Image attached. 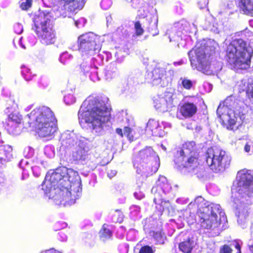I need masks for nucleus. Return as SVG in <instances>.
I'll return each mask as SVG.
<instances>
[{
    "label": "nucleus",
    "instance_id": "32",
    "mask_svg": "<svg viewBox=\"0 0 253 253\" xmlns=\"http://www.w3.org/2000/svg\"><path fill=\"white\" fill-rule=\"evenodd\" d=\"M21 73L23 78L26 81H31L36 76L35 74H33L31 70L25 66L22 67Z\"/></svg>",
    "mask_w": 253,
    "mask_h": 253
},
{
    "label": "nucleus",
    "instance_id": "8",
    "mask_svg": "<svg viewBox=\"0 0 253 253\" xmlns=\"http://www.w3.org/2000/svg\"><path fill=\"white\" fill-rule=\"evenodd\" d=\"M206 162L213 171L222 172L228 168L231 163V156L225 151L217 148H210L206 154Z\"/></svg>",
    "mask_w": 253,
    "mask_h": 253
},
{
    "label": "nucleus",
    "instance_id": "16",
    "mask_svg": "<svg viewBox=\"0 0 253 253\" xmlns=\"http://www.w3.org/2000/svg\"><path fill=\"white\" fill-rule=\"evenodd\" d=\"M198 100V98L196 96L186 97L179 110L181 115L185 118H190L194 115L197 111Z\"/></svg>",
    "mask_w": 253,
    "mask_h": 253
},
{
    "label": "nucleus",
    "instance_id": "18",
    "mask_svg": "<svg viewBox=\"0 0 253 253\" xmlns=\"http://www.w3.org/2000/svg\"><path fill=\"white\" fill-rule=\"evenodd\" d=\"M171 190L170 185L168 183V180L164 176H160L159 179L151 189V192L155 196L159 193L160 194H166L170 192Z\"/></svg>",
    "mask_w": 253,
    "mask_h": 253
},
{
    "label": "nucleus",
    "instance_id": "24",
    "mask_svg": "<svg viewBox=\"0 0 253 253\" xmlns=\"http://www.w3.org/2000/svg\"><path fill=\"white\" fill-rule=\"evenodd\" d=\"M239 6L243 14L253 16V0H239Z\"/></svg>",
    "mask_w": 253,
    "mask_h": 253
},
{
    "label": "nucleus",
    "instance_id": "61",
    "mask_svg": "<svg viewBox=\"0 0 253 253\" xmlns=\"http://www.w3.org/2000/svg\"><path fill=\"white\" fill-rule=\"evenodd\" d=\"M162 124H163V126H164V127H166V126H169V127H170V124H168V123H162Z\"/></svg>",
    "mask_w": 253,
    "mask_h": 253
},
{
    "label": "nucleus",
    "instance_id": "47",
    "mask_svg": "<svg viewBox=\"0 0 253 253\" xmlns=\"http://www.w3.org/2000/svg\"><path fill=\"white\" fill-rule=\"evenodd\" d=\"M245 151L248 153H253V143L252 142H248L246 143L244 147Z\"/></svg>",
    "mask_w": 253,
    "mask_h": 253
},
{
    "label": "nucleus",
    "instance_id": "13",
    "mask_svg": "<svg viewBox=\"0 0 253 253\" xmlns=\"http://www.w3.org/2000/svg\"><path fill=\"white\" fill-rule=\"evenodd\" d=\"M27 116L31 121L30 123L34 124L35 127L56 120L51 110L44 106L35 108Z\"/></svg>",
    "mask_w": 253,
    "mask_h": 253
},
{
    "label": "nucleus",
    "instance_id": "41",
    "mask_svg": "<svg viewBox=\"0 0 253 253\" xmlns=\"http://www.w3.org/2000/svg\"><path fill=\"white\" fill-rule=\"evenodd\" d=\"M155 248L149 246H144L141 248L139 253H154Z\"/></svg>",
    "mask_w": 253,
    "mask_h": 253
},
{
    "label": "nucleus",
    "instance_id": "55",
    "mask_svg": "<svg viewBox=\"0 0 253 253\" xmlns=\"http://www.w3.org/2000/svg\"><path fill=\"white\" fill-rule=\"evenodd\" d=\"M131 132V129L128 127H125L124 129V135L128 137Z\"/></svg>",
    "mask_w": 253,
    "mask_h": 253
},
{
    "label": "nucleus",
    "instance_id": "40",
    "mask_svg": "<svg viewBox=\"0 0 253 253\" xmlns=\"http://www.w3.org/2000/svg\"><path fill=\"white\" fill-rule=\"evenodd\" d=\"M100 237L103 240L109 238L111 236V233L109 229L103 228L100 231Z\"/></svg>",
    "mask_w": 253,
    "mask_h": 253
},
{
    "label": "nucleus",
    "instance_id": "25",
    "mask_svg": "<svg viewBox=\"0 0 253 253\" xmlns=\"http://www.w3.org/2000/svg\"><path fill=\"white\" fill-rule=\"evenodd\" d=\"M154 202L157 205L156 208L160 211H163L166 209L168 210L170 207L169 201L165 200L163 195L160 194L159 193L154 196Z\"/></svg>",
    "mask_w": 253,
    "mask_h": 253
},
{
    "label": "nucleus",
    "instance_id": "19",
    "mask_svg": "<svg viewBox=\"0 0 253 253\" xmlns=\"http://www.w3.org/2000/svg\"><path fill=\"white\" fill-rule=\"evenodd\" d=\"M37 132L40 136L46 137L53 134L57 130V120L46 124L36 126Z\"/></svg>",
    "mask_w": 253,
    "mask_h": 253
},
{
    "label": "nucleus",
    "instance_id": "28",
    "mask_svg": "<svg viewBox=\"0 0 253 253\" xmlns=\"http://www.w3.org/2000/svg\"><path fill=\"white\" fill-rule=\"evenodd\" d=\"M75 151H73L72 157L74 161L85 159L86 150L81 147H75Z\"/></svg>",
    "mask_w": 253,
    "mask_h": 253
},
{
    "label": "nucleus",
    "instance_id": "51",
    "mask_svg": "<svg viewBox=\"0 0 253 253\" xmlns=\"http://www.w3.org/2000/svg\"><path fill=\"white\" fill-rule=\"evenodd\" d=\"M209 3V0H201L199 1L198 4L200 9L206 8Z\"/></svg>",
    "mask_w": 253,
    "mask_h": 253
},
{
    "label": "nucleus",
    "instance_id": "44",
    "mask_svg": "<svg viewBox=\"0 0 253 253\" xmlns=\"http://www.w3.org/2000/svg\"><path fill=\"white\" fill-rule=\"evenodd\" d=\"M72 58L71 55L69 54L67 52H64L61 54L59 60L61 63L65 64L67 59H70Z\"/></svg>",
    "mask_w": 253,
    "mask_h": 253
},
{
    "label": "nucleus",
    "instance_id": "60",
    "mask_svg": "<svg viewBox=\"0 0 253 253\" xmlns=\"http://www.w3.org/2000/svg\"><path fill=\"white\" fill-rule=\"evenodd\" d=\"M28 164V162L26 161V160H22L21 161V162L19 163V167L20 168H21L22 169H24V167H23V165L24 164Z\"/></svg>",
    "mask_w": 253,
    "mask_h": 253
},
{
    "label": "nucleus",
    "instance_id": "37",
    "mask_svg": "<svg viewBox=\"0 0 253 253\" xmlns=\"http://www.w3.org/2000/svg\"><path fill=\"white\" fill-rule=\"evenodd\" d=\"M153 237L158 243L160 244H164L165 237L161 231L154 232Z\"/></svg>",
    "mask_w": 253,
    "mask_h": 253
},
{
    "label": "nucleus",
    "instance_id": "56",
    "mask_svg": "<svg viewBox=\"0 0 253 253\" xmlns=\"http://www.w3.org/2000/svg\"><path fill=\"white\" fill-rule=\"evenodd\" d=\"M59 239L61 241H65L67 240V236L62 232L59 233Z\"/></svg>",
    "mask_w": 253,
    "mask_h": 253
},
{
    "label": "nucleus",
    "instance_id": "29",
    "mask_svg": "<svg viewBox=\"0 0 253 253\" xmlns=\"http://www.w3.org/2000/svg\"><path fill=\"white\" fill-rule=\"evenodd\" d=\"M193 247L194 242L190 239L180 243L179 245L180 250L184 253H190Z\"/></svg>",
    "mask_w": 253,
    "mask_h": 253
},
{
    "label": "nucleus",
    "instance_id": "12",
    "mask_svg": "<svg viewBox=\"0 0 253 253\" xmlns=\"http://www.w3.org/2000/svg\"><path fill=\"white\" fill-rule=\"evenodd\" d=\"M235 199L234 201V212L237 218V222L242 228L247 226L248 218L249 215V205L253 203H249L248 200L250 198L243 196L238 197V195H234Z\"/></svg>",
    "mask_w": 253,
    "mask_h": 253
},
{
    "label": "nucleus",
    "instance_id": "14",
    "mask_svg": "<svg viewBox=\"0 0 253 253\" xmlns=\"http://www.w3.org/2000/svg\"><path fill=\"white\" fill-rule=\"evenodd\" d=\"M173 93L171 92H165L154 97L155 108L161 112L167 111L173 105Z\"/></svg>",
    "mask_w": 253,
    "mask_h": 253
},
{
    "label": "nucleus",
    "instance_id": "58",
    "mask_svg": "<svg viewBox=\"0 0 253 253\" xmlns=\"http://www.w3.org/2000/svg\"><path fill=\"white\" fill-rule=\"evenodd\" d=\"M117 173V171L115 170H110L108 172V175L110 177H113Z\"/></svg>",
    "mask_w": 253,
    "mask_h": 253
},
{
    "label": "nucleus",
    "instance_id": "5",
    "mask_svg": "<svg viewBox=\"0 0 253 253\" xmlns=\"http://www.w3.org/2000/svg\"><path fill=\"white\" fill-rule=\"evenodd\" d=\"M134 166L138 174L145 177L155 173L160 166L158 156L151 147L140 150L134 157Z\"/></svg>",
    "mask_w": 253,
    "mask_h": 253
},
{
    "label": "nucleus",
    "instance_id": "15",
    "mask_svg": "<svg viewBox=\"0 0 253 253\" xmlns=\"http://www.w3.org/2000/svg\"><path fill=\"white\" fill-rule=\"evenodd\" d=\"M166 71L163 68L156 67L147 74V78L154 85L167 86L169 79L165 76Z\"/></svg>",
    "mask_w": 253,
    "mask_h": 253
},
{
    "label": "nucleus",
    "instance_id": "9",
    "mask_svg": "<svg viewBox=\"0 0 253 253\" xmlns=\"http://www.w3.org/2000/svg\"><path fill=\"white\" fill-rule=\"evenodd\" d=\"M79 50L84 59L97 54L101 49L98 36L88 32L78 37Z\"/></svg>",
    "mask_w": 253,
    "mask_h": 253
},
{
    "label": "nucleus",
    "instance_id": "33",
    "mask_svg": "<svg viewBox=\"0 0 253 253\" xmlns=\"http://www.w3.org/2000/svg\"><path fill=\"white\" fill-rule=\"evenodd\" d=\"M7 123H14V124H21V118L17 112H12L8 115Z\"/></svg>",
    "mask_w": 253,
    "mask_h": 253
},
{
    "label": "nucleus",
    "instance_id": "10",
    "mask_svg": "<svg viewBox=\"0 0 253 253\" xmlns=\"http://www.w3.org/2000/svg\"><path fill=\"white\" fill-rule=\"evenodd\" d=\"M237 186L235 195L238 197L246 196L249 203H253V176L246 169H242L238 172L237 177Z\"/></svg>",
    "mask_w": 253,
    "mask_h": 253
},
{
    "label": "nucleus",
    "instance_id": "3",
    "mask_svg": "<svg viewBox=\"0 0 253 253\" xmlns=\"http://www.w3.org/2000/svg\"><path fill=\"white\" fill-rule=\"evenodd\" d=\"M174 162L178 167L185 168L188 172L192 175H197L198 178L205 174L203 168L199 166V154L194 141L186 142L183 144L175 154Z\"/></svg>",
    "mask_w": 253,
    "mask_h": 253
},
{
    "label": "nucleus",
    "instance_id": "50",
    "mask_svg": "<svg viewBox=\"0 0 253 253\" xmlns=\"http://www.w3.org/2000/svg\"><path fill=\"white\" fill-rule=\"evenodd\" d=\"M23 26L20 23H16L14 26V30L15 33L20 34L23 32Z\"/></svg>",
    "mask_w": 253,
    "mask_h": 253
},
{
    "label": "nucleus",
    "instance_id": "23",
    "mask_svg": "<svg viewBox=\"0 0 253 253\" xmlns=\"http://www.w3.org/2000/svg\"><path fill=\"white\" fill-rule=\"evenodd\" d=\"M12 158V148L9 145L0 146V161L1 166Z\"/></svg>",
    "mask_w": 253,
    "mask_h": 253
},
{
    "label": "nucleus",
    "instance_id": "1",
    "mask_svg": "<svg viewBox=\"0 0 253 253\" xmlns=\"http://www.w3.org/2000/svg\"><path fill=\"white\" fill-rule=\"evenodd\" d=\"M41 189L59 206H71L82 195L81 181L78 172L64 167L49 170Z\"/></svg>",
    "mask_w": 253,
    "mask_h": 253
},
{
    "label": "nucleus",
    "instance_id": "21",
    "mask_svg": "<svg viewBox=\"0 0 253 253\" xmlns=\"http://www.w3.org/2000/svg\"><path fill=\"white\" fill-rule=\"evenodd\" d=\"M78 138L73 132L66 131L61 134L60 142L65 148L75 147L78 143Z\"/></svg>",
    "mask_w": 253,
    "mask_h": 253
},
{
    "label": "nucleus",
    "instance_id": "42",
    "mask_svg": "<svg viewBox=\"0 0 253 253\" xmlns=\"http://www.w3.org/2000/svg\"><path fill=\"white\" fill-rule=\"evenodd\" d=\"M134 29L135 30V34L137 36H141L144 33V30L141 27L139 22H136L134 24Z\"/></svg>",
    "mask_w": 253,
    "mask_h": 253
},
{
    "label": "nucleus",
    "instance_id": "36",
    "mask_svg": "<svg viewBox=\"0 0 253 253\" xmlns=\"http://www.w3.org/2000/svg\"><path fill=\"white\" fill-rule=\"evenodd\" d=\"M64 101L66 104L71 105L75 102L76 98L72 93H68L65 95Z\"/></svg>",
    "mask_w": 253,
    "mask_h": 253
},
{
    "label": "nucleus",
    "instance_id": "26",
    "mask_svg": "<svg viewBox=\"0 0 253 253\" xmlns=\"http://www.w3.org/2000/svg\"><path fill=\"white\" fill-rule=\"evenodd\" d=\"M34 163V165L32 169L35 176L38 177L41 175L42 170L47 167V163L39 159H37Z\"/></svg>",
    "mask_w": 253,
    "mask_h": 253
},
{
    "label": "nucleus",
    "instance_id": "22",
    "mask_svg": "<svg viewBox=\"0 0 253 253\" xmlns=\"http://www.w3.org/2000/svg\"><path fill=\"white\" fill-rule=\"evenodd\" d=\"M146 128L147 130L151 131L152 135L154 136L163 137L165 134V131L162 130L159 122L154 119L149 120Z\"/></svg>",
    "mask_w": 253,
    "mask_h": 253
},
{
    "label": "nucleus",
    "instance_id": "30",
    "mask_svg": "<svg viewBox=\"0 0 253 253\" xmlns=\"http://www.w3.org/2000/svg\"><path fill=\"white\" fill-rule=\"evenodd\" d=\"M158 19L157 16H153L151 18V21L149 23V27L148 28L149 32H151L153 36L157 35L159 33L157 25Z\"/></svg>",
    "mask_w": 253,
    "mask_h": 253
},
{
    "label": "nucleus",
    "instance_id": "43",
    "mask_svg": "<svg viewBox=\"0 0 253 253\" xmlns=\"http://www.w3.org/2000/svg\"><path fill=\"white\" fill-rule=\"evenodd\" d=\"M246 92L251 101L253 103V82L248 84Z\"/></svg>",
    "mask_w": 253,
    "mask_h": 253
},
{
    "label": "nucleus",
    "instance_id": "35",
    "mask_svg": "<svg viewBox=\"0 0 253 253\" xmlns=\"http://www.w3.org/2000/svg\"><path fill=\"white\" fill-rule=\"evenodd\" d=\"M179 83L184 88L186 89H191L193 85V82L187 78H181Z\"/></svg>",
    "mask_w": 253,
    "mask_h": 253
},
{
    "label": "nucleus",
    "instance_id": "52",
    "mask_svg": "<svg viewBox=\"0 0 253 253\" xmlns=\"http://www.w3.org/2000/svg\"><path fill=\"white\" fill-rule=\"evenodd\" d=\"M142 3L141 0H131V6L134 8H138Z\"/></svg>",
    "mask_w": 253,
    "mask_h": 253
},
{
    "label": "nucleus",
    "instance_id": "63",
    "mask_svg": "<svg viewBox=\"0 0 253 253\" xmlns=\"http://www.w3.org/2000/svg\"><path fill=\"white\" fill-rule=\"evenodd\" d=\"M181 201H182V200H181V199H177L176 200V202H177V203L180 204V203H182Z\"/></svg>",
    "mask_w": 253,
    "mask_h": 253
},
{
    "label": "nucleus",
    "instance_id": "2",
    "mask_svg": "<svg viewBox=\"0 0 253 253\" xmlns=\"http://www.w3.org/2000/svg\"><path fill=\"white\" fill-rule=\"evenodd\" d=\"M110 106L108 99L85 100L79 111L80 125L92 133L100 134L106 123L110 120Z\"/></svg>",
    "mask_w": 253,
    "mask_h": 253
},
{
    "label": "nucleus",
    "instance_id": "53",
    "mask_svg": "<svg viewBox=\"0 0 253 253\" xmlns=\"http://www.w3.org/2000/svg\"><path fill=\"white\" fill-rule=\"evenodd\" d=\"M230 245L235 247V248L239 251V253H240L241 248L239 241H234Z\"/></svg>",
    "mask_w": 253,
    "mask_h": 253
},
{
    "label": "nucleus",
    "instance_id": "54",
    "mask_svg": "<svg viewBox=\"0 0 253 253\" xmlns=\"http://www.w3.org/2000/svg\"><path fill=\"white\" fill-rule=\"evenodd\" d=\"M134 196L136 199L140 200L144 197V194L140 191H136L134 193Z\"/></svg>",
    "mask_w": 253,
    "mask_h": 253
},
{
    "label": "nucleus",
    "instance_id": "62",
    "mask_svg": "<svg viewBox=\"0 0 253 253\" xmlns=\"http://www.w3.org/2000/svg\"><path fill=\"white\" fill-rule=\"evenodd\" d=\"M32 105H31V106H28V107L25 109V110H26V111H30V110H31V109L32 108Z\"/></svg>",
    "mask_w": 253,
    "mask_h": 253
},
{
    "label": "nucleus",
    "instance_id": "27",
    "mask_svg": "<svg viewBox=\"0 0 253 253\" xmlns=\"http://www.w3.org/2000/svg\"><path fill=\"white\" fill-rule=\"evenodd\" d=\"M117 68L115 64H111L107 66L104 70V77L106 80L110 81L117 77Z\"/></svg>",
    "mask_w": 253,
    "mask_h": 253
},
{
    "label": "nucleus",
    "instance_id": "31",
    "mask_svg": "<svg viewBox=\"0 0 253 253\" xmlns=\"http://www.w3.org/2000/svg\"><path fill=\"white\" fill-rule=\"evenodd\" d=\"M20 124H14V123H7V130L10 134L17 135L21 131Z\"/></svg>",
    "mask_w": 253,
    "mask_h": 253
},
{
    "label": "nucleus",
    "instance_id": "34",
    "mask_svg": "<svg viewBox=\"0 0 253 253\" xmlns=\"http://www.w3.org/2000/svg\"><path fill=\"white\" fill-rule=\"evenodd\" d=\"M45 155L49 158H52L55 156L54 147L52 145H47L44 148Z\"/></svg>",
    "mask_w": 253,
    "mask_h": 253
},
{
    "label": "nucleus",
    "instance_id": "20",
    "mask_svg": "<svg viewBox=\"0 0 253 253\" xmlns=\"http://www.w3.org/2000/svg\"><path fill=\"white\" fill-rule=\"evenodd\" d=\"M96 60V59L94 57L91 58V61L93 62V66H92L91 63H90V64H86L85 63H83L81 64L82 69L84 74H86L87 73H89L90 74L89 76L93 82L98 81L100 80V78L98 75V67L97 66V64L94 62Z\"/></svg>",
    "mask_w": 253,
    "mask_h": 253
},
{
    "label": "nucleus",
    "instance_id": "64",
    "mask_svg": "<svg viewBox=\"0 0 253 253\" xmlns=\"http://www.w3.org/2000/svg\"><path fill=\"white\" fill-rule=\"evenodd\" d=\"M161 147H162V149H163L164 150H165V151H166V147H165V146H164L163 145H162Z\"/></svg>",
    "mask_w": 253,
    "mask_h": 253
},
{
    "label": "nucleus",
    "instance_id": "6",
    "mask_svg": "<svg viewBox=\"0 0 253 253\" xmlns=\"http://www.w3.org/2000/svg\"><path fill=\"white\" fill-rule=\"evenodd\" d=\"M51 13L46 11H39L34 18L35 32L45 44L54 43L56 41L55 32L53 29Z\"/></svg>",
    "mask_w": 253,
    "mask_h": 253
},
{
    "label": "nucleus",
    "instance_id": "7",
    "mask_svg": "<svg viewBox=\"0 0 253 253\" xmlns=\"http://www.w3.org/2000/svg\"><path fill=\"white\" fill-rule=\"evenodd\" d=\"M216 113L223 123L227 126V129L230 130L237 129L241 121L245 119L244 109L237 102L234 103L233 109L220 105Z\"/></svg>",
    "mask_w": 253,
    "mask_h": 253
},
{
    "label": "nucleus",
    "instance_id": "45",
    "mask_svg": "<svg viewBox=\"0 0 253 253\" xmlns=\"http://www.w3.org/2000/svg\"><path fill=\"white\" fill-rule=\"evenodd\" d=\"M86 22V20L83 17L80 18L79 19L75 20V24L77 28L83 27Z\"/></svg>",
    "mask_w": 253,
    "mask_h": 253
},
{
    "label": "nucleus",
    "instance_id": "38",
    "mask_svg": "<svg viewBox=\"0 0 253 253\" xmlns=\"http://www.w3.org/2000/svg\"><path fill=\"white\" fill-rule=\"evenodd\" d=\"M89 142V139H88L85 137L81 136L79 138H78V143L76 145V146H77L78 147H81L83 149H85V147L88 144Z\"/></svg>",
    "mask_w": 253,
    "mask_h": 253
},
{
    "label": "nucleus",
    "instance_id": "17",
    "mask_svg": "<svg viewBox=\"0 0 253 253\" xmlns=\"http://www.w3.org/2000/svg\"><path fill=\"white\" fill-rule=\"evenodd\" d=\"M183 30L189 31L190 33L196 32V27L194 24L190 25L189 23L185 20H181L175 23L174 27L172 28V31L169 34V41L171 42L172 39L174 41L177 40L180 36V33Z\"/></svg>",
    "mask_w": 253,
    "mask_h": 253
},
{
    "label": "nucleus",
    "instance_id": "39",
    "mask_svg": "<svg viewBox=\"0 0 253 253\" xmlns=\"http://www.w3.org/2000/svg\"><path fill=\"white\" fill-rule=\"evenodd\" d=\"M140 208L139 207L133 205L130 207V214L132 217L137 216L140 213Z\"/></svg>",
    "mask_w": 253,
    "mask_h": 253
},
{
    "label": "nucleus",
    "instance_id": "59",
    "mask_svg": "<svg viewBox=\"0 0 253 253\" xmlns=\"http://www.w3.org/2000/svg\"><path fill=\"white\" fill-rule=\"evenodd\" d=\"M116 132L117 134L121 136L122 137L124 135V132H123V130L122 129L118 128L116 130Z\"/></svg>",
    "mask_w": 253,
    "mask_h": 253
},
{
    "label": "nucleus",
    "instance_id": "11",
    "mask_svg": "<svg viewBox=\"0 0 253 253\" xmlns=\"http://www.w3.org/2000/svg\"><path fill=\"white\" fill-rule=\"evenodd\" d=\"M205 48L197 47L189 51L188 56L193 68L203 73L209 74L210 66L208 61Z\"/></svg>",
    "mask_w": 253,
    "mask_h": 253
},
{
    "label": "nucleus",
    "instance_id": "4",
    "mask_svg": "<svg viewBox=\"0 0 253 253\" xmlns=\"http://www.w3.org/2000/svg\"><path fill=\"white\" fill-rule=\"evenodd\" d=\"M195 203L198 208V215L200 218L201 226L207 229H214L220 225L218 219V214L224 218V213L221 211V207L218 204L209 203L202 197H198L195 200Z\"/></svg>",
    "mask_w": 253,
    "mask_h": 253
},
{
    "label": "nucleus",
    "instance_id": "57",
    "mask_svg": "<svg viewBox=\"0 0 253 253\" xmlns=\"http://www.w3.org/2000/svg\"><path fill=\"white\" fill-rule=\"evenodd\" d=\"M40 84L41 86L45 88L48 86V84L47 82H45L44 80L42 79L40 81Z\"/></svg>",
    "mask_w": 253,
    "mask_h": 253
},
{
    "label": "nucleus",
    "instance_id": "46",
    "mask_svg": "<svg viewBox=\"0 0 253 253\" xmlns=\"http://www.w3.org/2000/svg\"><path fill=\"white\" fill-rule=\"evenodd\" d=\"M112 2L111 0H102L101 2L100 5L102 9L107 10L109 8Z\"/></svg>",
    "mask_w": 253,
    "mask_h": 253
},
{
    "label": "nucleus",
    "instance_id": "48",
    "mask_svg": "<svg viewBox=\"0 0 253 253\" xmlns=\"http://www.w3.org/2000/svg\"><path fill=\"white\" fill-rule=\"evenodd\" d=\"M32 3V0H26L25 2H23L21 4L20 7L22 8V9L26 10L31 6Z\"/></svg>",
    "mask_w": 253,
    "mask_h": 253
},
{
    "label": "nucleus",
    "instance_id": "49",
    "mask_svg": "<svg viewBox=\"0 0 253 253\" xmlns=\"http://www.w3.org/2000/svg\"><path fill=\"white\" fill-rule=\"evenodd\" d=\"M232 251V249L226 245L223 246L220 249V253H231Z\"/></svg>",
    "mask_w": 253,
    "mask_h": 253
}]
</instances>
